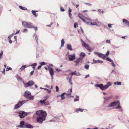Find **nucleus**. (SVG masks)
<instances>
[{
	"mask_svg": "<svg viewBox=\"0 0 129 129\" xmlns=\"http://www.w3.org/2000/svg\"><path fill=\"white\" fill-rule=\"evenodd\" d=\"M37 121L39 123H42L45 120L47 113L45 111L42 110L37 111L36 112Z\"/></svg>",
	"mask_w": 129,
	"mask_h": 129,
	"instance_id": "1",
	"label": "nucleus"
},
{
	"mask_svg": "<svg viewBox=\"0 0 129 129\" xmlns=\"http://www.w3.org/2000/svg\"><path fill=\"white\" fill-rule=\"evenodd\" d=\"M107 84L104 85L102 84H96L94 86L95 87L99 88L102 91H103L106 90L112 85L111 83L110 82H107Z\"/></svg>",
	"mask_w": 129,
	"mask_h": 129,
	"instance_id": "2",
	"label": "nucleus"
},
{
	"mask_svg": "<svg viewBox=\"0 0 129 129\" xmlns=\"http://www.w3.org/2000/svg\"><path fill=\"white\" fill-rule=\"evenodd\" d=\"M86 23L89 25H95L98 27H99L102 24V22L101 21H99L97 19H92L91 22H88L87 21Z\"/></svg>",
	"mask_w": 129,
	"mask_h": 129,
	"instance_id": "3",
	"label": "nucleus"
},
{
	"mask_svg": "<svg viewBox=\"0 0 129 129\" xmlns=\"http://www.w3.org/2000/svg\"><path fill=\"white\" fill-rule=\"evenodd\" d=\"M118 104V106L116 107L115 108L116 109H119L121 108V107L120 106V104L119 101H114L110 103L107 107H111L114 106L117 104Z\"/></svg>",
	"mask_w": 129,
	"mask_h": 129,
	"instance_id": "4",
	"label": "nucleus"
},
{
	"mask_svg": "<svg viewBox=\"0 0 129 129\" xmlns=\"http://www.w3.org/2000/svg\"><path fill=\"white\" fill-rule=\"evenodd\" d=\"M22 25L25 27L30 28H32L33 26L31 23H28L25 21H23L22 22Z\"/></svg>",
	"mask_w": 129,
	"mask_h": 129,
	"instance_id": "5",
	"label": "nucleus"
},
{
	"mask_svg": "<svg viewBox=\"0 0 129 129\" xmlns=\"http://www.w3.org/2000/svg\"><path fill=\"white\" fill-rule=\"evenodd\" d=\"M23 84L26 87H27L28 86L31 87L32 86L35 84V83L33 81L31 80L28 81L26 83L23 82Z\"/></svg>",
	"mask_w": 129,
	"mask_h": 129,
	"instance_id": "6",
	"label": "nucleus"
},
{
	"mask_svg": "<svg viewBox=\"0 0 129 129\" xmlns=\"http://www.w3.org/2000/svg\"><path fill=\"white\" fill-rule=\"evenodd\" d=\"M81 41L82 46L84 47L89 52H91V49L89 47L88 45L83 40L81 39Z\"/></svg>",
	"mask_w": 129,
	"mask_h": 129,
	"instance_id": "7",
	"label": "nucleus"
},
{
	"mask_svg": "<svg viewBox=\"0 0 129 129\" xmlns=\"http://www.w3.org/2000/svg\"><path fill=\"white\" fill-rule=\"evenodd\" d=\"M27 112H24V111H20L19 112V117L21 118H24L25 116L27 114Z\"/></svg>",
	"mask_w": 129,
	"mask_h": 129,
	"instance_id": "8",
	"label": "nucleus"
},
{
	"mask_svg": "<svg viewBox=\"0 0 129 129\" xmlns=\"http://www.w3.org/2000/svg\"><path fill=\"white\" fill-rule=\"evenodd\" d=\"M69 60L70 61H72L74 60L75 58V55L73 54L72 55H69L68 56Z\"/></svg>",
	"mask_w": 129,
	"mask_h": 129,
	"instance_id": "9",
	"label": "nucleus"
},
{
	"mask_svg": "<svg viewBox=\"0 0 129 129\" xmlns=\"http://www.w3.org/2000/svg\"><path fill=\"white\" fill-rule=\"evenodd\" d=\"M78 17L80 18L85 23H86L87 21L85 20V17L84 16H83L82 14L79 13L78 15Z\"/></svg>",
	"mask_w": 129,
	"mask_h": 129,
	"instance_id": "10",
	"label": "nucleus"
},
{
	"mask_svg": "<svg viewBox=\"0 0 129 129\" xmlns=\"http://www.w3.org/2000/svg\"><path fill=\"white\" fill-rule=\"evenodd\" d=\"M24 127L25 128H33V127L30 124H26L24 125Z\"/></svg>",
	"mask_w": 129,
	"mask_h": 129,
	"instance_id": "11",
	"label": "nucleus"
},
{
	"mask_svg": "<svg viewBox=\"0 0 129 129\" xmlns=\"http://www.w3.org/2000/svg\"><path fill=\"white\" fill-rule=\"evenodd\" d=\"M48 70L51 75H53L54 73L53 69L51 67H49L48 68Z\"/></svg>",
	"mask_w": 129,
	"mask_h": 129,
	"instance_id": "12",
	"label": "nucleus"
},
{
	"mask_svg": "<svg viewBox=\"0 0 129 129\" xmlns=\"http://www.w3.org/2000/svg\"><path fill=\"white\" fill-rule=\"evenodd\" d=\"M31 94V93L30 92L28 91H26L24 93V95L25 97H26L27 98L28 96Z\"/></svg>",
	"mask_w": 129,
	"mask_h": 129,
	"instance_id": "13",
	"label": "nucleus"
},
{
	"mask_svg": "<svg viewBox=\"0 0 129 129\" xmlns=\"http://www.w3.org/2000/svg\"><path fill=\"white\" fill-rule=\"evenodd\" d=\"M123 22L127 26H129V22L127 20L123 19Z\"/></svg>",
	"mask_w": 129,
	"mask_h": 129,
	"instance_id": "14",
	"label": "nucleus"
},
{
	"mask_svg": "<svg viewBox=\"0 0 129 129\" xmlns=\"http://www.w3.org/2000/svg\"><path fill=\"white\" fill-rule=\"evenodd\" d=\"M67 48L68 50L70 51H72L73 50V49L72 48V46L70 44H67Z\"/></svg>",
	"mask_w": 129,
	"mask_h": 129,
	"instance_id": "15",
	"label": "nucleus"
},
{
	"mask_svg": "<svg viewBox=\"0 0 129 129\" xmlns=\"http://www.w3.org/2000/svg\"><path fill=\"white\" fill-rule=\"evenodd\" d=\"M93 61L94 62V63H101L103 62L102 61L99 60H95L93 59Z\"/></svg>",
	"mask_w": 129,
	"mask_h": 129,
	"instance_id": "16",
	"label": "nucleus"
},
{
	"mask_svg": "<svg viewBox=\"0 0 129 129\" xmlns=\"http://www.w3.org/2000/svg\"><path fill=\"white\" fill-rule=\"evenodd\" d=\"M46 98L44 99L43 100H41L40 101V102L42 104L44 103L45 102V101L47 100V98H48V96H46L45 97Z\"/></svg>",
	"mask_w": 129,
	"mask_h": 129,
	"instance_id": "17",
	"label": "nucleus"
},
{
	"mask_svg": "<svg viewBox=\"0 0 129 129\" xmlns=\"http://www.w3.org/2000/svg\"><path fill=\"white\" fill-rule=\"evenodd\" d=\"M84 111V109H82L81 108H78L77 109H75V111L76 112L78 113L80 111L81 112H82L83 111Z\"/></svg>",
	"mask_w": 129,
	"mask_h": 129,
	"instance_id": "18",
	"label": "nucleus"
},
{
	"mask_svg": "<svg viewBox=\"0 0 129 129\" xmlns=\"http://www.w3.org/2000/svg\"><path fill=\"white\" fill-rule=\"evenodd\" d=\"M27 98L28 99L31 100H33L34 98V96L32 95L31 94L29 95L28 96Z\"/></svg>",
	"mask_w": 129,
	"mask_h": 129,
	"instance_id": "19",
	"label": "nucleus"
},
{
	"mask_svg": "<svg viewBox=\"0 0 129 129\" xmlns=\"http://www.w3.org/2000/svg\"><path fill=\"white\" fill-rule=\"evenodd\" d=\"M37 11H32V12L33 14L36 17H37L38 15V14L35 13L36 12H37Z\"/></svg>",
	"mask_w": 129,
	"mask_h": 129,
	"instance_id": "20",
	"label": "nucleus"
},
{
	"mask_svg": "<svg viewBox=\"0 0 129 129\" xmlns=\"http://www.w3.org/2000/svg\"><path fill=\"white\" fill-rule=\"evenodd\" d=\"M79 101V97L78 96H76L75 98L74 99V101L76 102V101Z\"/></svg>",
	"mask_w": 129,
	"mask_h": 129,
	"instance_id": "21",
	"label": "nucleus"
},
{
	"mask_svg": "<svg viewBox=\"0 0 129 129\" xmlns=\"http://www.w3.org/2000/svg\"><path fill=\"white\" fill-rule=\"evenodd\" d=\"M28 67L26 65H23L22 67L20 68V69L21 70H22L23 69H24L26 68L27 67Z\"/></svg>",
	"mask_w": 129,
	"mask_h": 129,
	"instance_id": "22",
	"label": "nucleus"
},
{
	"mask_svg": "<svg viewBox=\"0 0 129 129\" xmlns=\"http://www.w3.org/2000/svg\"><path fill=\"white\" fill-rule=\"evenodd\" d=\"M94 54H95L97 55L99 57H100V56H101V55H102V54L101 53H100L97 52H94Z\"/></svg>",
	"mask_w": 129,
	"mask_h": 129,
	"instance_id": "23",
	"label": "nucleus"
},
{
	"mask_svg": "<svg viewBox=\"0 0 129 129\" xmlns=\"http://www.w3.org/2000/svg\"><path fill=\"white\" fill-rule=\"evenodd\" d=\"M66 93H63L61 95V100H63L65 99L64 95Z\"/></svg>",
	"mask_w": 129,
	"mask_h": 129,
	"instance_id": "24",
	"label": "nucleus"
},
{
	"mask_svg": "<svg viewBox=\"0 0 129 129\" xmlns=\"http://www.w3.org/2000/svg\"><path fill=\"white\" fill-rule=\"evenodd\" d=\"M65 43V42L64 39H62L61 40V47H63L64 46V44Z\"/></svg>",
	"mask_w": 129,
	"mask_h": 129,
	"instance_id": "25",
	"label": "nucleus"
},
{
	"mask_svg": "<svg viewBox=\"0 0 129 129\" xmlns=\"http://www.w3.org/2000/svg\"><path fill=\"white\" fill-rule=\"evenodd\" d=\"M85 20H86L88 22H91V21L92 19L90 18H88L87 17H85Z\"/></svg>",
	"mask_w": 129,
	"mask_h": 129,
	"instance_id": "26",
	"label": "nucleus"
},
{
	"mask_svg": "<svg viewBox=\"0 0 129 129\" xmlns=\"http://www.w3.org/2000/svg\"><path fill=\"white\" fill-rule=\"evenodd\" d=\"M34 36L35 37V39L36 40V41L37 42V43H38V39L37 36L36 34L35 33L34 35Z\"/></svg>",
	"mask_w": 129,
	"mask_h": 129,
	"instance_id": "27",
	"label": "nucleus"
},
{
	"mask_svg": "<svg viewBox=\"0 0 129 129\" xmlns=\"http://www.w3.org/2000/svg\"><path fill=\"white\" fill-rule=\"evenodd\" d=\"M19 7L20 8L23 10H27V8H26L22 7L21 6H19Z\"/></svg>",
	"mask_w": 129,
	"mask_h": 129,
	"instance_id": "28",
	"label": "nucleus"
},
{
	"mask_svg": "<svg viewBox=\"0 0 129 129\" xmlns=\"http://www.w3.org/2000/svg\"><path fill=\"white\" fill-rule=\"evenodd\" d=\"M114 84L115 85H121V82H115L114 83Z\"/></svg>",
	"mask_w": 129,
	"mask_h": 129,
	"instance_id": "29",
	"label": "nucleus"
},
{
	"mask_svg": "<svg viewBox=\"0 0 129 129\" xmlns=\"http://www.w3.org/2000/svg\"><path fill=\"white\" fill-rule=\"evenodd\" d=\"M20 124L21 125L20 127H22L24 126V122L23 121H21L20 122Z\"/></svg>",
	"mask_w": 129,
	"mask_h": 129,
	"instance_id": "30",
	"label": "nucleus"
},
{
	"mask_svg": "<svg viewBox=\"0 0 129 129\" xmlns=\"http://www.w3.org/2000/svg\"><path fill=\"white\" fill-rule=\"evenodd\" d=\"M111 97H105L104 98V101H107L111 99Z\"/></svg>",
	"mask_w": 129,
	"mask_h": 129,
	"instance_id": "31",
	"label": "nucleus"
},
{
	"mask_svg": "<svg viewBox=\"0 0 129 129\" xmlns=\"http://www.w3.org/2000/svg\"><path fill=\"white\" fill-rule=\"evenodd\" d=\"M85 56V54L83 53L82 52L80 54V56L81 57H82L83 58Z\"/></svg>",
	"mask_w": 129,
	"mask_h": 129,
	"instance_id": "32",
	"label": "nucleus"
},
{
	"mask_svg": "<svg viewBox=\"0 0 129 129\" xmlns=\"http://www.w3.org/2000/svg\"><path fill=\"white\" fill-rule=\"evenodd\" d=\"M100 57L104 59H105L106 57L105 56V55H104L102 54V55H101V56H100Z\"/></svg>",
	"mask_w": 129,
	"mask_h": 129,
	"instance_id": "33",
	"label": "nucleus"
},
{
	"mask_svg": "<svg viewBox=\"0 0 129 129\" xmlns=\"http://www.w3.org/2000/svg\"><path fill=\"white\" fill-rule=\"evenodd\" d=\"M19 108H20L19 105H18V104L17 103L15 105V106L14 108V109H17Z\"/></svg>",
	"mask_w": 129,
	"mask_h": 129,
	"instance_id": "34",
	"label": "nucleus"
},
{
	"mask_svg": "<svg viewBox=\"0 0 129 129\" xmlns=\"http://www.w3.org/2000/svg\"><path fill=\"white\" fill-rule=\"evenodd\" d=\"M12 69L11 68L9 67L8 66H7L6 70V71H7L9 70H11Z\"/></svg>",
	"mask_w": 129,
	"mask_h": 129,
	"instance_id": "35",
	"label": "nucleus"
},
{
	"mask_svg": "<svg viewBox=\"0 0 129 129\" xmlns=\"http://www.w3.org/2000/svg\"><path fill=\"white\" fill-rule=\"evenodd\" d=\"M106 60L111 62H113V60L108 57L106 58Z\"/></svg>",
	"mask_w": 129,
	"mask_h": 129,
	"instance_id": "36",
	"label": "nucleus"
},
{
	"mask_svg": "<svg viewBox=\"0 0 129 129\" xmlns=\"http://www.w3.org/2000/svg\"><path fill=\"white\" fill-rule=\"evenodd\" d=\"M69 82L70 84L71 85L72 84V77H71L69 78Z\"/></svg>",
	"mask_w": 129,
	"mask_h": 129,
	"instance_id": "37",
	"label": "nucleus"
},
{
	"mask_svg": "<svg viewBox=\"0 0 129 129\" xmlns=\"http://www.w3.org/2000/svg\"><path fill=\"white\" fill-rule=\"evenodd\" d=\"M113 24H108L107 26L109 28H111L112 27V25Z\"/></svg>",
	"mask_w": 129,
	"mask_h": 129,
	"instance_id": "38",
	"label": "nucleus"
},
{
	"mask_svg": "<svg viewBox=\"0 0 129 129\" xmlns=\"http://www.w3.org/2000/svg\"><path fill=\"white\" fill-rule=\"evenodd\" d=\"M18 104L19 105V106L20 107L21 106L23 105L21 101H19L18 103Z\"/></svg>",
	"mask_w": 129,
	"mask_h": 129,
	"instance_id": "39",
	"label": "nucleus"
},
{
	"mask_svg": "<svg viewBox=\"0 0 129 129\" xmlns=\"http://www.w3.org/2000/svg\"><path fill=\"white\" fill-rule=\"evenodd\" d=\"M28 101V100H24L21 101L22 103L23 104L26 103Z\"/></svg>",
	"mask_w": 129,
	"mask_h": 129,
	"instance_id": "40",
	"label": "nucleus"
},
{
	"mask_svg": "<svg viewBox=\"0 0 129 129\" xmlns=\"http://www.w3.org/2000/svg\"><path fill=\"white\" fill-rule=\"evenodd\" d=\"M78 24L77 23L75 22L74 23V27L75 28H76L78 27Z\"/></svg>",
	"mask_w": 129,
	"mask_h": 129,
	"instance_id": "41",
	"label": "nucleus"
},
{
	"mask_svg": "<svg viewBox=\"0 0 129 129\" xmlns=\"http://www.w3.org/2000/svg\"><path fill=\"white\" fill-rule=\"evenodd\" d=\"M40 64L41 66L43 65H44L45 64V63L44 62H41L40 63Z\"/></svg>",
	"mask_w": 129,
	"mask_h": 129,
	"instance_id": "42",
	"label": "nucleus"
},
{
	"mask_svg": "<svg viewBox=\"0 0 129 129\" xmlns=\"http://www.w3.org/2000/svg\"><path fill=\"white\" fill-rule=\"evenodd\" d=\"M89 65L88 64H86L85 66V68L87 69H88L89 68Z\"/></svg>",
	"mask_w": 129,
	"mask_h": 129,
	"instance_id": "43",
	"label": "nucleus"
},
{
	"mask_svg": "<svg viewBox=\"0 0 129 129\" xmlns=\"http://www.w3.org/2000/svg\"><path fill=\"white\" fill-rule=\"evenodd\" d=\"M56 92H58L59 90V88L57 86H56Z\"/></svg>",
	"mask_w": 129,
	"mask_h": 129,
	"instance_id": "44",
	"label": "nucleus"
},
{
	"mask_svg": "<svg viewBox=\"0 0 129 129\" xmlns=\"http://www.w3.org/2000/svg\"><path fill=\"white\" fill-rule=\"evenodd\" d=\"M106 42L107 43L110 44L111 43V42L110 40H107L106 41Z\"/></svg>",
	"mask_w": 129,
	"mask_h": 129,
	"instance_id": "45",
	"label": "nucleus"
},
{
	"mask_svg": "<svg viewBox=\"0 0 129 129\" xmlns=\"http://www.w3.org/2000/svg\"><path fill=\"white\" fill-rule=\"evenodd\" d=\"M32 28L34 29L35 31H36L37 29V28L35 26H33Z\"/></svg>",
	"mask_w": 129,
	"mask_h": 129,
	"instance_id": "46",
	"label": "nucleus"
},
{
	"mask_svg": "<svg viewBox=\"0 0 129 129\" xmlns=\"http://www.w3.org/2000/svg\"><path fill=\"white\" fill-rule=\"evenodd\" d=\"M98 11L99 12H101L102 13V14H103V13H104V12L101 9H99L98 10Z\"/></svg>",
	"mask_w": 129,
	"mask_h": 129,
	"instance_id": "47",
	"label": "nucleus"
},
{
	"mask_svg": "<svg viewBox=\"0 0 129 129\" xmlns=\"http://www.w3.org/2000/svg\"><path fill=\"white\" fill-rule=\"evenodd\" d=\"M34 71V69H33V70L30 72V76H31L33 74Z\"/></svg>",
	"mask_w": 129,
	"mask_h": 129,
	"instance_id": "48",
	"label": "nucleus"
},
{
	"mask_svg": "<svg viewBox=\"0 0 129 129\" xmlns=\"http://www.w3.org/2000/svg\"><path fill=\"white\" fill-rule=\"evenodd\" d=\"M85 4L88 5V6H92V4L89 3H85Z\"/></svg>",
	"mask_w": 129,
	"mask_h": 129,
	"instance_id": "49",
	"label": "nucleus"
},
{
	"mask_svg": "<svg viewBox=\"0 0 129 129\" xmlns=\"http://www.w3.org/2000/svg\"><path fill=\"white\" fill-rule=\"evenodd\" d=\"M74 62L77 64H78L79 62H80V61L78 60V59L76 61H75Z\"/></svg>",
	"mask_w": 129,
	"mask_h": 129,
	"instance_id": "50",
	"label": "nucleus"
},
{
	"mask_svg": "<svg viewBox=\"0 0 129 129\" xmlns=\"http://www.w3.org/2000/svg\"><path fill=\"white\" fill-rule=\"evenodd\" d=\"M113 62H112V63H111V64L112 65V66L115 68V64L113 63Z\"/></svg>",
	"mask_w": 129,
	"mask_h": 129,
	"instance_id": "51",
	"label": "nucleus"
},
{
	"mask_svg": "<svg viewBox=\"0 0 129 129\" xmlns=\"http://www.w3.org/2000/svg\"><path fill=\"white\" fill-rule=\"evenodd\" d=\"M75 75H77V76H79L81 75L79 73V72H78L76 73Z\"/></svg>",
	"mask_w": 129,
	"mask_h": 129,
	"instance_id": "52",
	"label": "nucleus"
},
{
	"mask_svg": "<svg viewBox=\"0 0 129 129\" xmlns=\"http://www.w3.org/2000/svg\"><path fill=\"white\" fill-rule=\"evenodd\" d=\"M83 58H82V57H80L78 58V59L80 62V61L82 60Z\"/></svg>",
	"mask_w": 129,
	"mask_h": 129,
	"instance_id": "53",
	"label": "nucleus"
},
{
	"mask_svg": "<svg viewBox=\"0 0 129 129\" xmlns=\"http://www.w3.org/2000/svg\"><path fill=\"white\" fill-rule=\"evenodd\" d=\"M13 34L14 33H12V34H11L8 37V38H11L13 36Z\"/></svg>",
	"mask_w": 129,
	"mask_h": 129,
	"instance_id": "54",
	"label": "nucleus"
},
{
	"mask_svg": "<svg viewBox=\"0 0 129 129\" xmlns=\"http://www.w3.org/2000/svg\"><path fill=\"white\" fill-rule=\"evenodd\" d=\"M69 74H70L71 77L74 75H75V74L74 72H72L70 73Z\"/></svg>",
	"mask_w": 129,
	"mask_h": 129,
	"instance_id": "55",
	"label": "nucleus"
},
{
	"mask_svg": "<svg viewBox=\"0 0 129 129\" xmlns=\"http://www.w3.org/2000/svg\"><path fill=\"white\" fill-rule=\"evenodd\" d=\"M28 31V30L26 29H24L23 30V33L27 32Z\"/></svg>",
	"mask_w": 129,
	"mask_h": 129,
	"instance_id": "56",
	"label": "nucleus"
},
{
	"mask_svg": "<svg viewBox=\"0 0 129 129\" xmlns=\"http://www.w3.org/2000/svg\"><path fill=\"white\" fill-rule=\"evenodd\" d=\"M109 51H108L106 53V55L107 56H108L109 55Z\"/></svg>",
	"mask_w": 129,
	"mask_h": 129,
	"instance_id": "57",
	"label": "nucleus"
},
{
	"mask_svg": "<svg viewBox=\"0 0 129 129\" xmlns=\"http://www.w3.org/2000/svg\"><path fill=\"white\" fill-rule=\"evenodd\" d=\"M61 11L63 12L64 11V9L62 7H61L60 8Z\"/></svg>",
	"mask_w": 129,
	"mask_h": 129,
	"instance_id": "58",
	"label": "nucleus"
},
{
	"mask_svg": "<svg viewBox=\"0 0 129 129\" xmlns=\"http://www.w3.org/2000/svg\"><path fill=\"white\" fill-rule=\"evenodd\" d=\"M89 76H90V75H89V74H88L86 76H85L84 77V78L86 79L87 78V77H89Z\"/></svg>",
	"mask_w": 129,
	"mask_h": 129,
	"instance_id": "59",
	"label": "nucleus"
},
{
	"mask_svg": "<svg viewBox=\"0 0 129 129\" xmlns=\"http://www.w3.org/2000/svg\"><path fill=\"white\" fill-rule=\"evenodd\" d=\"M53 23H51L49 25H47V26L48 27H51V25H52Z\"/></svg>",
	"mask_w": 129,
	"mask_h": 129,
	"instance_id": "60",
	"label": "nucleus"
},
{
	"mask_svg": "<svg viewBox=\"0 0 129 129\" xmlns=\"http://www.w3.org/2000/svg\"><path fill=\"white\" fill-rule=\"evenodd\" d=\"M55 70L57 71H60L61 70L60 69H58V68H56V69H55Z\"/></svg>",
	"mask_w": 129,
	"mask_h": 129,
	"instance_id": "61",
	"label": "nucleus"
},
{
	"mask_svg": "<svg viewBox=\"0 0 129 129\" xmlns=\"http://www.w3.org/2000/svg\"><path fill=\"white\" fill-rule=\"evenodd\" d=\"M2 73L5 74V68H4L3 71H2Z\"/></svg>",
	"mask_w": 129,
	"mask_h": 129,
	"instance_id": "62",
	"label": "nucleus"
},
{
	"mask_svg": "<svg viewBox=\"0 0 129 129\" xmlns=\"http://www.w3.org/2000/svg\"><path fill=\"white\" fill-rule=\"evenodd\" d=\"M72 10L70 8H69V10H68V12L69 13H70L71 12V11Z\"/></svg>",
	"mask_w": 129,
	"mask_h": 129,
	"instance_id": "63",
	"label": "nucleus"
},
{
	"mask_svg": "<svg viewBox=\"0 0 129 129\" xmlns=\"http://www.w3.org/2000/svg\"><path fill=\"white\" fill-rule=\"evenodd\" d=\"M47 91L48 92V93H51V90H49L48 89Z\"/></svg>",
	"mask_w": 129,
	"mask_h": 129,
	"instance_id": "64",
	"label": "nucleus"
}]
</instances>
